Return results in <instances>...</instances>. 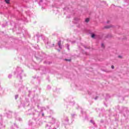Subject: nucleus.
I'll list each match as a JSON object with an SVG mask.
<instances>
[{"instance_id": "obj_1", "label": "nucleus", "mask_w": 129, "mask_h": 129, "mask_svg": "<svg viewBox=\"0 0 129 129\" xmlns=\"http://www.w3.org/2000/svg\"><path fill=\"white\" fill-rule=\"evenodd\" d=\"M6 4H10V0H5Z\"/></svg>"}, {"instance_id": "obj_2", "label": "nucleus", "mask_w": 129, "mask_h": 129, "mask_svg": "<svg viewBox=\"0 0 129 129\" xmlns=\"http://www.w3.org/2000/svg\"><path fill=\"white\" fill-rule=\"evenodd\" d=\"M85 22L86 23H88V22H89V18H87L86 20H85Z\"/></svg>"}, {"instance_id": "obj_3", "label": "nucleus", "mask_w": 129, "mask_h": 129, "mask_svg": "<svg viewBox=\"0 0 129 129\" xmlns=\"http://www.w3.org/2000/svg\"><path fill=\"white\" fill-rule=\"evenodd\" d=\"M94 37H95V35L94 34H92L91 37H92V38H94Z\"/></svg>"}, {"instance_id": "obj_4", "label": "nucleus", "mask_w": 129, "mask_h": 129, "mask_svg": "<svg viewBox=\"0 0 129 129\" xmlns=\"http://www.w3.org/2000/svg\"><path fill=\"white\" fill-rule=\"evenodd\" d=\"M101 46L102 48H104V44L103 43H102Z\"/></svg>"}, {"instance_id": "obj_5", "label": "nucleus", "mask_w": 129, "mask_h": 129, "mask_svg": "<svg viewBox=\"0 0 129 129\" xmlns=\"http://www.w3.org/2000/svg\"><path fill=\"white\" fill-rule=\"evenodd\" d=\"M65 60H66V61H71V59H66Z\"/></svg>"}, {"instance_id": "obj_6", "label": "nucleus", "mask_w": 129, "mask_h": 129, "mask_svg": "<svg viewBox=\"0 0 129 129\" xmlns=\"http://www.w3.org/2000/svg\"><path fill=\"white\" fill-rule=\"evenodd\" d=\"M111 68H112V69H114V66H111Z\"/></svg>"}, {"instance_id": "obj_7", "label": "nucleus", "mask_w": 129, "mask_h": 129, "mask_svg": "<svg viewBox=\"0 0 129 129\" xmlns=\"http://www.w3.org/2000/svg\"><path fill=\"white\" fill-rule=\"evenodd\" d=\"M58 45H59V46H60V45H61V41H59V42H58Z\"/></svg>"}]
</instances>
